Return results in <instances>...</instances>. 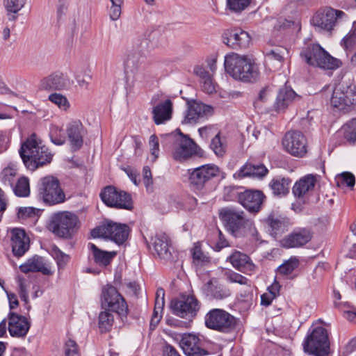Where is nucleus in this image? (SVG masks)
Returning a JSON list of instances; mask_svg holds the SVG:
<instances>
[{
    "instance_id": "50",
    "label": "nucleus",
    "mask_w": 356,
    "mask_h": 356,
    "mask_svg": "<svg viewBox=\"0 0 356 356\" xmlns=\"http://www.w3.org/2000/svg\"><path fill=\"white\" fill-rule=\"evenodd\" d=\"M48 99L62 110L66 111L70 107L67 99L60 93H51L49 95Z\"/></svg>"
},
{
    "instance_id": "61",
    "label": "nucleus",
    "mask_w": 356,
    "mask_h": 356,
    "mask_svg": "<svg viewBox=\"0 0 356 356\" xmlns=\"http://www.w3.org/2000/svg\"><path fill=\"white\" fill-rule=\"evenodd\" d=\"M201 82L202 83V89L205 92L211 94L216 91L215 83L212 76L201 81Z\"/></svg>"
},
{
    "instance_id": "37",
    "label": "nucleus",
    "mask_w": 356,
    "mask_h": 356,
    "mask_svg": "<svg viewBox=\"0 0 356 356\" xmlns=\"http://www.w3.org/2000/svg\"><path fill=\"white\" fill-rule=\"evenodd\" d=\"M285 53L287 51L283 48H277L267 52L265 57L266 65L273 70L281 67Z\"/></svg>"
},
{
    "instance_id": "2",
    "label": "nucleus",
    "mask_w": 356,
    "mask_h": 356,
    "mask_svg": "<svg viewBox=\"0 0 356 356\" xmlns=\"http://www.w3.org/2000/svg\"><path fill=\"white\" fill-rule=\"evenodd\" d=\"M225 71L234 79L244 82H252L259 76V70L253 59L246 55L236 53L227 54L225 57Z\"/></svg>"
},
{
    "instance_id": "21",
    "label": "nucleus",
    "mask_w": 356,
    "mask_h": 356,
    "mask_svg": "<svg viewBox=\"0 0 356 356\" xmlns=\"http://www.w3.org/2000/svg\"><path fill=\"white\" fill-rule=\"evenodd\" d=\"M179 345L188 356H204L208 354V352L203 348L202 341L195 334H184Z\"/></svg>"
},
{
    "instance_id": "53",
    "label": "nucleus",
    "mask_w": 356,
    "mask_h": 356,
    "mask_svg": "<svg viewBox=\"0 0 356 356\" xmlns=\"http://www.w3.org/2000/svg\"><path fill=\"white\" fill-rule=\"evenodd\" d=\"M198 133L202 139L207 140L209 138L216 136L220 131L216 125L209 124L199 128Z\"/></svg>"
},
{
    "instance_id": "32",
    "label": "nucleus",
    "mask_w": 356,
    "mask_h": 356,
    "mask_svg": "<svg viewBox=\"0 0 356 356\" xmlns=\"http://www.w3.org/2000/svg\"><path fill=\"white\" fill-rule=\"evenodd\" d=\"M67 136L72 148L79 149L83 145V127L80 122L70 123L67 129Z\"/></svg>"
},
{
    "instance_id": "12",
    "label": "nucleus",
    "mask_w": 356,
    "mask_h": 356,
    "mask_svg": "<svg viewBox=\"0 0 356 356\" xmlns=\"http://www.w3.org/2000/svg\"><path fill=\"white\" fill-rule=\"evenodd\" d=\"M356 104V92L351 86L337 85L333 90L330 105L343 112L351 111Z\"/></svg>"
},
{
    "instance_id": "52",
    "label": "nucleus",
    "mask_w": 356,
    "mask_h": 356,
    "mask_svg": "<svg viewBox=\"0 0 356 356\" xmlns=\"http://www.w3.org/2000/svg\"><path fill=\"white\" fill-rule=\"evenodd\" d=\"M342 45L346 51H352L356 45V27H353L343 38Z\"/></svg>"
},
{
    "instance_id": "49",
    "label": "nucleus",
    "mask_w": 356,
    "mask_h": 356,
    "mask_svg": "<svg viewBox=\"0 0 356 356\" xmlns=\"http://www.w3.org/2000/svg\"><path fill=\"white\" fill-rule=\"evenodd\" d=\"M50 254L56 261L59 268H63L70 260L69 255L63 252L58 247L54 245L51 247Z\"/></svg>"
},
{
    "instance_id": "15",
    "label": "nucleus",
    "mask_w": 356,
    "mask_h": 356,
    "mask_svg": "<svg viewBox=\"0 0 356 356\" xmlns=\"http://www.w3.org/2000/svg\"><path fill=\"white\" fill-rule=\"evenodd\" d=\"M102 305L121 318L126 317L128 314V305L124 298L111 285H107L102 290Z\"/></svg>"
},
{
    "instance_id": "34",
    "label": "nucleus",
    "mask_w": 356,
    "mask_h": 356,
    "mask_svg": "<svg viewBox=\"0 0 356 356\" xmlns=\"http://www.w3.org/2000/svg\"><path fill=\"white\" fill-rule=\"evenodd\" d=\"M268 172V170L263 164L247 163L237 172V175L238 177L263 178Z\"/></svg>"
},
{
    "instance_id": "43",
    "label": "nucleus",
    "mask_w": 356,
    "mask_h": 356,
    "mask_svg": "<svg viewBox=\"0 0 356 356\" xmlns=\"http://www.w3.org/2000/svg\"><path fill=\"white\" fill-rule=\"evenodd\" d=\"M14 193L18 197H26L30 195L29 180L25 177L18 179L13 187Z\"/></svg>"
},
{
    "instance_id": "28",
    "label": "nucleus",
    "mask_w": 356,
    "mask_h": 356,
    "mask_svg": "<svg viewBox=\"0 0 356 356\" xmlns=\"http://www.w3.org/2000/svg\"><path fill=\"white\" fill-rule=\"evenodd\" d=\"M173 104L170 99L160 102L152 108V119L156 124H161L172 118Z\"/></svg>"
},
{
    "instance_id": "29",
    "label": "nucleus",
    "mask_w": 356,
    "mask_h": 356,
    "mask_svg": "<svg viewBox=\"0 0 356 356\" xmlns=\"http://www.w3.org/2000/svg\"><path fill=\"white\" fill-rule=\"evenodd\" d=\"M69 84V80L63 73H54L41 80L40 88L42 90H60L65 88Z\"/></svg>"
},
{
    "instance_id": "31",
    "label": "nucleus",
    "mask_w": 356,
    "mask_h": 356,
    "mask_svg": "<svg viewBox=\"0 0 356 356\" xmlns=\"http://www.w3.org/2000/svg\"><path fill=\"white\" fill-rule=\"evenodd\" d=\"M300 98V97L292 88L285 86L279 91L274 105L275 109L277 112L283 111L291 103Z\"/></svg>"
},
{
    "instance_id": "8",
    "label": "nucleus",
    "mask_w": 356,
    "mask_h": 356,
    "mask_svg": "<svg viewBox=\"0 0 356 356\" xmlns=\"http://www.w3.org/2000/svg\"><path fill=\"white\" fill-rule=\"evenodd\" d=\"M205 325L208 328L229 333L236 329V319L229 313L221 309H213L205 316Z\"/></svg>"
},
{
    "instance_id": "18",
    "label": "nucleus",
    "mask_w": 356,
    "mask_h": 356,
    "mask_svg": "<svg viewBox=\"0 0 356 356\" xmlns=\"http://www.w3.org/2000/svg\"><path fill=\"white\" fill-rule=\"evenodd\" d=\"M200 308V303L193 295L181 296L171 302L172 313L180 318H193Z\"/></svg>"
},
{
    "instance_id": "39",
    "label": "nucleus",
    "mask_w": 356,
    "mask_h": 356,
    "mask_svg": "<svg viewBox=\"0 0 356 356\" xmlns=\"http://www.w3.org/2000/svg\"><path fill=\"white\" fill-rule=\"evenodd\" d=\"M291 181L289 178L277 176L269 183V186L275 195H284L289 193Z\"/></svg>"
},
{
    "instance_id": "23",
    "label": "nucleus",
    "mask_w": 356,
    "mask_h": 356,
    "mask_svg": "<svg viewBox=\"0 0 356 356\" xmlns=\"http://www.w3.org/2000/svg\"><path fill=\"white\" fill-rule=\"evenodd\" d=\"M30 322L22 315L14 312L8 314V331L12 337H24L30 328Z\"/></svg>"
},
{
    "instance_id": "3",
    "label": "nucleus",
    "mask_w": 356,
    "mask_h": 356,
    "mask_svg": "<svg viewBox=\"0 0 356 356\" xmlns=\"http://www.w3.org/2000/svg\"><path fill=\"white\" fill-rule=\"evenodd\" d=\"M166 139L172 143V157L177 161H185L195 156H204V151L188 136L178 129L168 134Z\"/></svg>"
},
{
    "instance_id": "1",
    "label": "nucleus",
    "mask_w": 356,
    "mask_h": 356,
    "mask_svg": "<svg viewBox=\"0 0 356 356\" xmlns=\"http://www.w3.org/2000/svg\"><path fill=\"white\" fill-rule=\"evenodd\" d=\"M19 153L26 167L32 171L49 164L54 156L49 149L42 145V140L35 134L26 138L22 144Z\"/></svg>"
},
{
    "instance_id": "38",
    "label": "nucleus",
    "mask_w": 356,
    "mask_h": 356,
    "mask_svg": "<svg viewBox=\"0 0 356 356\" xmlns=\"http://www.w3.org/2000/svg\"><path fill=\"white\" fill-rule=\"evenodd\" d=\"M266 222L270 227V233L275 238L287 230L288 222L282 217L269 216Z\"/></svg>"
},
{
    "instance_id": "7",
    "label": "nucleus",
    "mask_w": 356,
    "mask_h": 356,
    "mask_svg": "<svg viewBox=\"0 0 356 356\" xmlns=\"http://www.w3.org/2000/svg\"><path fill=\"white\" fill-rule=\"evenodd\" d=\"M220 174L219 168L214 164H206L188 169V184L190 188L195 193H201L212 179Z\"/></svg>"
},
{
    "instance_id": "35",
    "label": "nucleus",
    "mask_w": 356,
    "mask_h": 356,
    "mask_svg": "<svg viewBox=\"0 0 356 356\" xmlns=\"http://www.w3.org/2000/svg\"><path fill=\"white\" fill-rule=\"evenodd\" d=\"M315 184L314 176L312 175L305 176L296 182L293 187V193L296 197H302L314 189Z\"/></svg>"
},
{
    "instance_id": "30",
    "label": "nucleus",
    "mask_w": 356,
    "mask_h": 356,
    "mask_svg": "<svg viewBox=\"0 0 356 356\" xmlns=\"http://www.w3.org/2000/svg\"><path fill=\"white\" fill-rule=\"evenodd\" d=\"M20 270L24 273L40 272L44 275L52 274L51 268L43 262L42 257L35 255L19 266Z\"/></svg>"
},
{
    "instance_id": "60",
    "label": "nucleus",
    "mask_w": 356,
    "mask_h": 356,
    "mask_svg": "<svg viewBox=\"0 0 356 356\" xmlns=\"http://www.w3.org/2000/svg\"><path fill=\"white\" fill-rule=\"evenodd\" d=\"M149 146L150 152L154 156V161H155L159 157V142L156 135L153 134L149 137Z\"/></svg>"
},
{
    "instance_id": "4",
    "label": "nucleus",
    "mask_w": 356,
    "mask_h": 356,
    "mask_svg": "<svg viewBox=\"0 0 356 356\" xmlns=\"http://www.w3.org/2000/svg\"><path fill=\"white\" fill-rule=\"evenodd\" d=\"M80 227L79 218L70 211L53 213L47 224L48 229L56 236L63 238H71Z\"/></svg>"
},
{
    "instance_id": "25",
    "label": "nucleus",
    "mask_w": 356,
    "mask_h": 356,
    "mask_svg": "<svg viewBox=\"0 0 356 356\" xmlns=\"http://www.w3.org/2000/svg\"><path fill=\"white\" fill-rule=\"evenodd\" d=\"M151 244L160 259L165 261L172 259L171 252L172 248L170 246V239L167 234L163 232L156 233L151 238Z\"/></svg>"
},
{
    "instance_id": "56",
    "label": "nucleus",
    "mask_w": 356,
    "mask_h": 356,
    "mask_svg": "<svg viewBox=\"0 0 356 356\" xmlns=\"http://www.w3.org/2000/svg\"><path fill=\"white\" fill-rule=\"evenodd\" d=\"M65 356H80L76 343L72 339H68L64 346Z\"/></svg>"
},
{
    "instance_id": "22",
    "label": "nucleus",
    "mask_w": 356,
    "mask_h": 356,
    "mask_svg": "<svg viewBox=\"0 0 356 356\" xmlns=\"http://www.w3.org/2000/svg\"><path fill=\"white\" fill-rule=\"evenodd\" d=\"M11 245L15 256L22 257L29 249L30 238L24 229L13 228L10 231Z\"/></svg>"
},
{
    "instance_id": "42",
    "label": "nucleus",
    "mask_w": 356,
    "mask_h": 356,
    "mask_svg": "<svg viewBox=\"0 0 356 356\" xmlns=\"http://www.w3.org/2000/svg\"><path fill=\"white\" fill-rule=\"evenodd\" d=\"M241 236L248 237L255 245H257V243L261 241L259 232L255 227L254 223L253 220L250 219H248V220H246V222L243 227L241 232L240 233V236Z\"/></svg>"
},
{
    "instance_id": "13",
    "label": "nucleus",
    "mask_w": 356,
    "mask_h": 356,
    "mask_svg": "<svg viewBox=\"0 0 356 356\" xmlns=\"http://www.w3.org/2000/svg\"><path fill=\"white\" fill-rule=\"evenodd\" d=\"M219 218L226 229L235 237L240 236L243 227L248 218L244 211L234 207H224L219 211Z\"/></svg>"
},
{
    "instance_id": "5",
    "label": "nucleus",
    "mask_w": 356,
    "mask_h": 356,
    "mask_svg": "<svg viewBox=\"0 0 356 356\" xmlns=\"http://www.w3.org/2000/svg\"><path fill=\"white\" fill-rule=\"evenodd\" d=\"M300 56L308 65L323 69L335 70L341 65L340 60L332 57L318 44L307 47Z\"/></svg>"
},
{
    "instance_id": "40",
    "label": "nucleus",
    "mask_w": 356,
    "mask_h": 356,
    "mask_svg": "<svg viewBox=\"0 0 356 356\" xmlns=\"http://www.w3.org/2000/svg\"><path fill=\"white\" fill-rule=\"evenodd\" d=\"M225 275L229 282L238 283L243 286L245 293L243 296H246L247 293L252 291L251 282L247 277L232 270L227 272Z\"/></svg>"
},
{
    "instance_id": "47",
    "label": "nucleus",
    "mask_w": 356,
    "mask_h": 356,
    "mask_svg": "<svg viewBox=\"0 0 356 356\" xmlns=\"http://www.w3.org/2000/svg\"><path fill=\"white\" fill-rule=\"evenodd\" d=\"M298 259L296 257H291L289 260L286 261L278 267L277 273L284 276L289 275L298 266Z\"/></svg>"
},
{
    "instance_id": "57",
    "label": "nucleus",
    "mask_w": 356,
    "mask_h": 356,
    "mask_svg": "<svg viewBox=\"0 0 356 356\" xmlns=\"http://www.w3.org/2000/svg\"><path fill=\"white\" fill-rule=\"evenodd\" d=\"M17 175V171L13 168H6L1 172V179L5 184L13 186L14 178Z\"/></svg>"
},
{
    "instance_id": "24",
    "label": "nucleus",
    "mask_w": 356,
    "mask_h": 356,
    "mask_svg": "<svg viewBox=\"0 0 356 356\" xmlns=\"http://www.w3.org/2000/svg\"><path fill=\"white\" fill-rule=\"evenodd\" d=\"M264 195L261 191L246 190L238 194V202L249 211L258 212Z\"/></svg>"
},
{
    "instance_id": "16",
    "label": "nucleus",
    "mask_w": 356,
    "mask_h": 356,
    "mask_svg": "<svg viewBox=\"0 0 356 356\" xmlns=\"http://www.w3.org/2000/svg\"><path fill=\"white\" fill-rule=\"evenodd\" d=\"M347 18L344 12L327 8L316 13L312 18V24L321 30L330 31L337 24L346 20Z\"/></svg>"
},
{
    "instance_id": "41",
    "label": "nucleus",
    "mask_w": 356,
    "mask_h": 356,
    "mask_svg": "<svg viewBox=\"0 0 356 356\" xmlns=\"http://www.w3.org/2000/svg\"><path fill=\"white\" fill-rule=\"evenodd\" d=\"M26 0H4V6L7 11L9 21H15L17 16L15 15L24 6Z\"/></svg>"
},
{
    "instance_id": "48",
    "label": "nucleus",
    "mask_w": 356,
    "mask_h": 356,
    "mask_svg": "<svg viewBox=\"0 0 356 356\" xmlns=\"http://www.w3.org/2000/svg\"><path fill=\"white\" fill-rule=\"evenodd\" d=\"M49 137L51 141L56 145H62L65 142V131L56 125H52L50 127Z\"/></svg>"
},
{
    "instance_id": "6",
    "label": "nucleus",
    "mask_w": 356,
    "mask_h": 356,
    "mask_svg": "<svg viewBox=\"0 0 356 356\" xmlns=\"http://www.w3.org/2000/svg\"><path fill=\"white\" fill-rule=\"evenodd\" d=\"M38 196L49 205L60 204L65 201V195L60 186L58 179L51 175L41 178L38 185Z\"/></svg>"
},
{
    "instance_id": "63",
    "label": "nucleus",
    "mask_w": 356,
    "mask_h": 356,
    "mask_svg": "<svg viewBox=\"0 0 356 356\" xmlns=\"http://www.w3.org/2000/svg\"><path fill=\"white\" fill-rule=\"evenodd\" d=\"M193 73L198 76L201 81L211 76L212 75L201 65H197L193 68Z\"/></svg>"
},
{
    "instance_id": "11",
    "label": "nucleus",
    "mask_w": 356,
    "mask_h": 356,
    "mask_svg": "<svg viewBox=\"0 0 356 356\" xmlns=\"http://www.w3.org/2000/svg\"><path fill=\"white\" fill-rule=\"evenodd\" d=\"M213 114V108L196 99H188L183 113L182 124L193 125L204 121Z\"/></svg>"
},
{
    "instance_id": "17",
    "label": "nucleus",
    "mask_w": 356,
    "mask_h": 356,
    "mask_svg": "<svg viewBox=\"0 0 356 356\" xmlns=\"http://www.w3.org/2000/svg\"><path fill=\"white\" fill-rule=\"evenodd\" d=\"M284 149L291 155L302 158L307 152V140L300 131L292 130L286 132L282 139Z\"/></svg>"
},
{
    "instance_id": "62",
    "label": "nucleus",
    "mask_w": 356,
    "mask_h": 356,
    "mask_svg": "<svg viewBox=\"0 0 356 356\" xmlns=\"http://www.w3.org/2000/svg\"><path fill=\"white\" fill-rule=\"evenodd\" d=\"M143 182L147 190L152 184V172L148 166H145L143 171Z\"/></svg>"
},
{
    "instance_id": "27",
    "label": "nucleus",
    "mask_w": 356,
    "mask_h": 356,
    "mask_svg": "<svg viewBox=\"0 0 356 356\" xmlns=\"http://www.w3.org/2000/svg\"><path fill=\"white\" fill-rule=\"evenodd\" d=\"M310 232L305 229L295 231L280 241L283 248H292L304 245L311 240Z\"/></svg>"
},
{
    "instance_id": "9",
    "label": "nucleus",
    "mask_w": 356,
    "mask_h": 356,
    "mask_svg": "<svg viewBox=\"0 0 356 356\" xmlns=\"http://www.w3.org/2000/svg\"><path fill=\"white\" fill-rule=\"evenodd\" d=\"M129 232V228L127 225L107 220L99 227L93 229L91 235L93 238H109L120 245L127 239Z\"/></svg>"
},
{
    "instance_id": "19",
    "label": "nucleus",
    "mask_w": 356,
    "mask_h": 356,
    "mask_svg": "<svg viewBox=\"0 0 356 356\" xmlns=\"http://www.w3.org/2000/svg\"><path fill=\"white\" fill-rule=\"evenodd\" d=\"M144 60V57L138 52H134L127 57L126 66L133 74L134 84L143 85L150 79L149 72L142 67Z\"/></svg>"
},
{
    "instance_id": "58",
    "label": "nucleus",
    "mask_w": 356,
    "mask_h": 356,
    "mask_svg": "<svg viewBox=\"0 0 356 356\" xmlns=\"http://www.w3.org/2000/svg\"><path fill=\"white\" fill-rule=\"evenodd\" d=\"M193 259L197 264H204L209 261L199 246L195 245L193 250Z\"/></svg>"
},
{
    "instance_id": "45",
    "label": "nucleus",
    "mask_w": 356,
    "mask_h": 356,
    "mask_svg": "<svg viewBox=\"0 0 356 356\" xmlns=\"http://www.w3.org/2000/svg\"><path fill=\"white\" fill-rule=\"evenodd\" d=\"M114 322L113 315L108 311L102 312L99 315V327L102 332L109 331Z\"/></svg>"
},
{
    "instance_id": "20",
    "label": "nucleus",
    "mask_w": 356,
    "mask_h": 356,
    "mask_svg": "<svg viewBox=\"0 0 356 356\" xmlns=\"http://www.w3.org/2000/svg\"><path fill=\"white\" fill-rule=\"evenodd\" d=\"M222 37L223 43L233 49L247 48L251 40L249 34L240 29L227 30Z\"/></svg>"
},
{
    "instance_id": "51",
    "label": "nucleus",
    "mask_w": 356,
    "mask_h": 356,
    "mask_svg": "<svg viewBox=\"0 0 356 356\" xmlns=\"http://www.w3.org/2000/svg\"><path fill=\"white\" fill-rule=\"evenodd\" d=\"M210 148L219 156H222L225 153L226 145L222 140L220 133L214 136L211 141Z\"/></svg>"
},
{
    "instance_id": "33",
    "label": "nucleus",
    "mask_w": 356,
    "mask_h": 356,
    "mask_svg": "<svg viewBox=\"0 0 356 356\" xmlns=\"http://www.w3.org/2000/svg\"><path fill=\"white\" fill-rule=\"evenodd\" d=\"M202 290L210 299L222 300L229 295L228 291L214 280H211L204 284Z\"/></svg>"
},
{
    "instance_id": "14",
    "label": "nucleus",
    "mask_w": 356,
    "mask_h": 356,
    "mask_svg": "<svg viewBox=\"0 0 356 356\" xmlns=\"http://www.w3.org/2000/svg\"><path fill=\"white\" fill-rule=\"evenodd\" d=\"M102 202L110 207L130 210L133 207L131 195L115 186H107L100 193Z\"/></svg>"
},
{
    "instance_id": "36",
    "label": "nucleus",
    "mask_w": 356,
    "mask_h": 356,
    "mask_svg": "<svg viewBox=\"0 0 356 356\" xmlns=\"http://www.w3.org/2000/svg\"><path fill=\"white\" fill-rule=\"evenodd\" d=\"M88 248L92 251L95 262L99 266H106L115 257V251L107 252L98 248L93 243H88Z\"/></svg>"
},
{
    "instance_id": "59",
    "label": "nucleus",
    "mask_w": 356,
    "mask_h": 356,
    "mask_svg": "<svg viewBox=\"0 0 356 356\" xmlns=\"http://www.w3.org/2000/svg\"><path fill=\"white\" fill-rule=\"evenodd\" d=\"M17 282L19 286V293L21 299L24 302H27L29 296L27 291L28 285L26 280L21 276H17Z\"/></svg>"
},
{
    "instance_id": "54",
    "label": "nucleus",
    "mask_w": 356,
    "mask_h": 356,
    "mask_svg": "<svg viewBox=\"0 0 356 356\" xmlns=\"http://www.w3.org/2000/svg\"><path fill=\"white\" fill-rule=\"evenodd\" d=\"M228 8L235 12L245 10L250 3L251 0H227Z\"/></svg>"
},
{
    "instance_id": "10",
    "label": "nucleus",
    "mask_w": 356,
    "mask_h": 356,
    "mask_svg": "<svg viewBox=\"0 0 356 356\" xmlns=\"http://www.w3.org/2000/svg\"><path fill=\"white\" fill-rule=\"evenodd\" d=\"M303 348L305 352L314 356H327L330 344L326 329L316 327L305 341Z\"/></svg>"
},
{
    "instance_id": "64",
    "label": "nucleus",
    "mask_w": 356,
    "mask_h": 356,
    "mask_svg": "<svg viewBox=\"0 0 356 356\" xmlns=\"http://www.w3.org/2000/svg\"><path fill=\"white\" fill-rule=\"evenodd\" d=\"M229 246V243L222 234L220 231H218V240L213 247L214 250L220 251L222 248Z\"/></svg>"
},
{
    "instance_id": "26",
    "label": "nucleus",
    "mask_w": 356,
    "mask_h": 356,
    "mask_svg": "<svg viewBox=\"0 0 356 356\" xmlns=\"http://www.w3.org/2000/svg\"><path fill=\"white\" fill-rule=\"evenodd\" d=\"M232 266L248 275L254 273L257 266L252 263L250 258L245 254L234 251L228 258Z\"/></svg>"
},
{
    "instance_id": "46",
    "label": "nucleus",
    "mask_w": 356,
    "mask_h": 356,
    "mask_svg": "<svg viewBox=\"0 0 356 356\" xmlns=\"http://www.w3.org/2000/svg\"><path fill=\"white\" fill-rule=\"evenodd\" d=\"M335 181L337 186L341 188L346 186L352 188L355 184V176L349 172H344L337 175L335 177Z\"/></svg>"
},
{
    "instance_id": "55",
    "label": "nucleus",
    "mask_w": 356,
    "mask_h": 356,
    "mask_svg": "<svg viewBox=\"0 0 356 356\" xmlns=\"http://www.w3.org/2000/svg\"><path fill=\"white\" fill-rule=\"evenodd\" d=\"M110 1L111 6L109 10V16L112 20L115 21L120 17L121 6L123 3V0H113Z\"/></svg>"
},
{
    "instance_id": "44",
    "label": "nucleus",
    "mask_w": 356,
    "mask_h": 356,
    "mask_svg": "<svg viewBox=\"0 0 356 356\" xmlns=\"http://www.w3.org/2000/svg\"><path fill=\"white\" fill-rule=\"evenodd\" d=\"M17 217L21 220H30L35 222L39 218V210L33 207H20L18 209Z\"/></svg>"
}]
</instances>
